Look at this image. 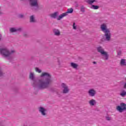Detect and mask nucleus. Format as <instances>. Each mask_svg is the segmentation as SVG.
<instances>
[{"label": "nucleus", "instance_id": "obj_1", "mask_svg": "<svg viewBox=\"0 0 126 126\" xmlns=\"http://www.w3.org/2000/svg\"><path fill=\"white\" fill-rule=\"evenodd\" d=\"M41 78L44 77V79H38V81L35 78V75L33 72H30L29 78L33 81L32 86L34 89L37 90H44L48 89L52 82V75L48 72H43L40 75Z\"/></svg>", "mask_w": 126, "mask_h": 126}, {"label": "nucleus", "instance_id": "obj_2", "mask_svg": "<svg viewBox=\"0 0 126 126\" xmlns=\"http://www.w3.org/2000/svg\"><path fill=\"white\" fill-rule=\"evenodd\" d=\"M15 53V51L11 50L10 52L9 50L6 48H0V54L7 60H12V57H11V54Z\"/></svg>", "mask_w": 126, "mask_h": 126}, {"label": "nucleus", "instance_id": "obj_3", "mask_svg": "<svg viewBox=\"0 0 126 126\" xmlns=\"http://www.w3.org/2000/svg\"><path fill=\"white\" fill-rule=\"evenodd\" d=\"M100 29L103 33H104V36L105 37V41H110L111 40V31L107 27V25L102 24L100 26Z\"/></svg>", "mask_w": 126, "mask_h": 126}, {"label": "nucleus", "instance_id": "obj_4", "mask_svg": "<svg viewBox=\"0 0 126 126\" xmlns=\"http://www.w3.org/2000/svg\"><path fill=\"white\" fill-rule=\"evenodd\" d=\"M28 0L29 2L30 5H31L32 7V11H39L41 8H40V6L39 5V3H38V0Z\"/></svg>", "mask_w": 126, "mask_h": 126}, {"label": "nucleus", "instance_id": "obj_5", "mask_svg": "<svg viewBox=\"0 0 126 126\" xmlns=\"http://www.w3.org/2000/svg\"><path fill=\"white\" fill-rule=\"evenodd\" d=\"M98 53H100L102 60L104 61H108L109 60V54L108 52L105 51V50L102 46H99L96 48Z\"/></svg>", "mask_w": 126, "mask_h": 126}, {"label": "nucleus", "instance_id": "obj_6", "mask_svg": "<svg viewBox=\"0 0 126 126\" xmlns=\"http://www.w3.org/2000/svg\"><path fill=\"white\" fill-rule=\"evenodd\" d=\"M117 111H119L120 113H123L124 111H126V104L124 102L120 103V106H117L116 107Z\"/></svg>", "mask_w": 126, "mask_h": 126}, {"label": "nucleus", "instance_id": "obj_7", "mask_svg": "<svg viewBox=\"0 0 126 126\" xmlns=\"http://www.w3.org/2000/svg\"><path fill=\"white\" fill-rule=\"evenodd\" d=\"M61 87L63 89V94H67L69 92V88H68V86L66 85V84L64 83H63L61 84Z\"/></svg>", "mask_w": 126, "mask_h": 126}, {"label": "nucleus", "instance_id": "obj_8", "mask_svg": "<svg viewBox=\"0 0 126 126\" xmlns=\"http://www.w3.org/2000/svg\"><path fill=\"white\" fill-rule=\"evenodd\" d=\"M39 112L41 113L42 116H43L44 117H45V116H47V109H46L45 108L43 107H40L38 108Z\"/></svg>", "mask_w": 126, "mask_h": 126}, {"label": "nucleus", "instance_id": "obj_9", "mask_svg": "<svg viewBox=\"0 0 126 126\" xmlns=\"http://www.w3.org/2000/svg\"><path fill=\"white\" fill-rule=\"evenodd\" d=\"M88 94L90 97H94L96 95V91L93 89H91L88 91Z\"/></svg>", "mask_w": 126, "mask_h": 126}, {"label": "nucleus", "instance_id": "obj_10", "mask_svg": "<svg viewBox=\"0 0 126 126\" xmlns=\"http://www.w3.org/2000/svg\"><path fill=\"white\" fill-rule=\"evenodd\" d=\"M22 31V29L21 28H18L16 29L15 28H11L10 29V32L11 33H14L15 32H17L18 31H19L20 32Z\"/></svg>", "mask_w": 126, "mask_h": 126}, {"label": "nucleus", "instance_id": "obj_11", "mask_svg": "<svg viewBox=\"0 0 126 126\" xmlns=\"http://www.w3.org/2000/svg\"><path fill=\"white\" fill-rule=\"evenodd\" d=\"M58 15H59V12H55L52 14H51L50 16L51 17V18L56 19V18H58Z\"/></svg>", "mask_w": 126, "mask_h": 126}, {"label": "nucleus", "instance_id": "obj_12", "mask_svg": "<svg viewBox=\"0 0 126 126\" xmlns=\"http://www.w3.org/2000/svg\"><path fill=\"white\" fill-rule=\"evenodd\" d=\"M120 65L121 66H126V60L125 59H122L120 61Z\"/></svg>", "mask_w": 126, "mask_h": 126}, {"label": "nucleus", "instance_id": "obj_13", "mask_svg": "<svg viewBox=\"0 0 126 126\" xmlns=\"http://www.w3.org/2000/svg\"><path fill=\"white\" fill-rule=\"evenodd\" d=\"M96 100L95 99H91L89 101V104L90 105V106H95L96 104Z\"/></svg>", "mask_w": 126, "mask_h": 126}, {"label": "nucleus", "instance_id": "obj_14", "mask_svg": "<svg viewBox=\"0 0 126 126\" xmlns=\"http://www.w3.org/2000/svg\"><path fill=\"white\" fill-rule=\"evenodd\" d=\"M53 32L55 36H60V35H61V32H60L59 30L55 29L53 30Z\"/></svg>", "mask_w": 126, "mask_h": 126}, {"label": "nucleus", "instance_id": "obj_15", "mask_svg": "<svg viewBox=\"0 0 126 126\" xmlns=\"http://www.w3.org/2000/svg\"><path fill=\"white\" fill-rule=\"evenodd\" d=\"M30 22L31 23H35V22H36V20H35V16L34 15L30 16Z\"/></svg>", "mask_w": 126, "mask_h": 126}, {"label": "nucleus", "instance_id": "obj_16", "mask_svg": "<svg viewBox=\"0 0 126 126\" xmlns=\"http://www.w3.org/2000/svg\"><path fill=\"white\" fill-rule=\"evenodd\" d=\"M65 16H66V15L65 13H63L62 14L59 16L58 17H57V20H61V19H62V18H63Z\"/></svg>", "mask_w": 126, "mask_h": 126}, {"label": "nucleus", "instance_id": "obj_17", "mask_svg": "<svg viewBox=\"0 0 126 126\" xmlns=\"http://www.w3.org/2000/svg\"><path fill=\"white\" fill-rule=\"evenodd\" d=\"M73 12V9L72 8L68 9L67 10V11L65 13V14H66V16L68 15V13H72Z\"/></svg>", "mask_w": 126, "mask_h": 126}, {"label": "nucleus", "instance_id": "obj_18", "mask_svg": "<svg viewBox=\"0 0 126 126\" xmlns=\"http://www.w3.org/2000/svg\"><path fill=\"white\" fill-rule=\"evenodd\" d=\"M71 66L73 67V68H77V67L78 66V64L74 63H71Z\"/></svg>", "mask_w": 126, "mask_h": 126}, {"label": "nucleus", "instance_id": "obj_19", "mask_svg": "<svg viewBox=\"0 0 126 126\" xmlns=\"http://www.w3.org/2000/svg\"><path fill=\"white\" fill-rule=\"evenodd\" d=\"M91 8H93V9H99V6L98 5H92Z\"/></svg>", "mask_w": 126, "mask_h": 126}, {"label": "nucleus", "instance_id": "obj_20", "mask_svg": "<svg viewBox=\"0 0 126 126\" xmlns=\"http://www.w3.org/2000/svg\"><path fill=\"white\" fill-rule=\"evenodd\" d=\"M121 96L122 97H125L126 95V91H123L122 93L120 94Z\"/></svg>", "mask_w": 126, "mask_h": 126}, {"label": "nucleus", "instance_id": "obj_21", "mask_svg": "<svg viewBox=\"0 0 126 126\" xmlns=\"http://www.w3.org/2000/svg\"><path fill=\"white\" fill-rule=\"evenodd\" d=\"M80 10L82 12H85V8L84 5L81 6Z\"/></svg>", "mask_w": 126, "mask_h": 126}, {"label": "nucleus", "instance_id": "obj_22", "mask_svg": "<svg viewBox=\"0 0 126 126\" xmlns=\"http://www.w3.org/2000/svg\"><path fill=\"white\" fill-rule=\"evenodd\" d=\"M95 1H96V0H89L88 2L89 4H92L94 2H95Z\"/></svg>", "mask_w": 126, "mask_h": 126}, {"label": "nucleus", "instance_id": "obj_23", "mask_svg": "<svg viewBox=\"0 0 126 126\" xmlns=\"http://www.w3.org/2000/svg\"><path fill=\"white\" fill-rule=\"evenodd\" d=\"M35 71H36V72H38V73H41V72H42V70H41L38 67L35 68Z\"/></svg>", "mask_w": 126, "mask_h": 126}, {"label": "nucleus", "instance_id": "obj_24", "mask_svg": "<svg viewBox=\"0 0 126 126\" xmlns=\"http://www.w3.org/2000/svg\"><path fill=\"white\" fill-rule=\"evenodd\" d=\"M19 18H23L24 17V15H23L22 14H20L19 15Z\"/></svg>", "mask_w": 126, "mask_h": 126}, {"label": "nucleus", "instance_id": "obj_25", "mask_svg": "<svg viewBox=\"0 0 126 126\" xmlns=\"http://www.w3.org/2000/svg\"><path fill=\"white\" fill-rule=\"evenodd\" d=\"M73 29H74L76 30V26H75V23H73Z\"/></svg>", "mask_w": 126, "mask_h": 126}, {"label": "nucleus", "instance_id": "obj_26", "mask_svg": "<svg viewBox=\"0 0 126 126\" xmlns=\"http://www.w3.org/2000/svg\"><path fill=\"white\" fill-rule=\"evenodd\" d=\"M23 36L24 37L27 38V37H28V34H27V33H24Z\"/></svg>", "mask_w": 126, "mask_h": 126}, {"label": "nucleus", "instance_id": "obj_27", "mask_svg": "<svg viewBox=\"0 0 126 126\" xmlns=\"http://www.w3.org/2000/svg\"><path fill=\"white\" fill-rule=\"evenodd\" d=\"M49 91L51 92H54L55 91V90L53 88H51L49 89Z\"/></svg>", "mask_w": 126, "mask_h": 126}, {"label": "nucleus", "instance_id": "obj_28", "mask_svg": "<svg viewBox=\"0 0 126 126\" xmlns=\"http://www.w3.org/2000/svg\"><path fill=\"white\" fill-rule=\"evenodd\" d=\"M106 120L107 121H111V117H106Z\"/></svg>", "mask_w": 126, "mask_h": 126}, {"label": "nucleus", "instance_id": "obj_29", "mask_svg": "<svg viewBox=\"0 0 126 126\" xmlns=\"http://www.w3.org/2000/svg\"><path fill=\"white\" fill-rule=\"evenodd\" d=\"M117 55H118V56H120V55H122V51H118V52H117Z\"/></svg>", "mask_w": 126, "mask_h": 126}, {"label": "nucleus", "instance_id": "obj_30", "mask_svg": "<svg viewBox=\"0 0 126 126\" xmlns=\"http://www.w3.org/2000/svg\"><path fill=\"white\" fill-rule=\"evenodd\" d=\"M1 14H3V13H2V12H1V11H0V15H1Z\"/></svg>", "mask_w": 126, "mask_h": 126}, {"label": "nucleus", "instance_id": "obj_31", "mask_svg": "<svg viewBox=\"0 0 126 126\" xmlns=\"http://www.w3.org/2000/svg\"><path fill=\"white\" fill-rule=\"evenodd\" d=\"M93 63H94V64H96V62H93Z\"/></svg>", "mask_w": 126, "mask_h": 126}, {"label": "nucleus", "instance_id": "obj_32", "mask_svg": "<svg viewBox=\"0 0 126 126\" xmlns=\"http://www.w3.org/2000/svg\"><path fill=\"white\" fill-rule=\"evenodd\" d=\"M1 40V35L0 34V41Z\"/></svg>", "mask_w": 126, "mask_h": 126}, {"label": "nucleus", "instance_id": "obj_33", "mask_svg": "<svg viewBox=\"0 0 126 126\" xmlns=\"http://www.w3.org/2000/svg\"><path fill=\"white\" fill-rule=\"evenodd\" d=\"M59 64H61V63H60V61H58Z\"/></svg>", "mask_w": 126, "mask_h": 126}]
</instances>
